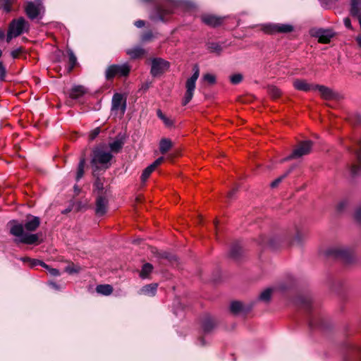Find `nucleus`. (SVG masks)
Listing matches in <instances>:
<instances>
[{
  "label": "nucleus",
  "mask_w": 361,
  "mask_h": 361,
  "mask_svg": "<svg viewBox=\"0 0 361 361\" xmlns=\"http://www.w3.org/2000/svg\"><path fill=\"white\" fill-rule=\"evenodd\" d=\"M39 225L40 219L39 217L28 215L24 224L19 223L16 220L10 221V233L16 238L14 241L16 243L38 244L39 235L31 233V232L35 231Z\"/></svg>",
  "instance_id": "nucleus-1"
},
{
  "label": "nucleus",
  "mask_w": 361,
  "mask_h": 361,
  "mask_svg": "<svg viewBox=\"0 0 361 361\" xmlns=\"http://www.w3.org/2000/svg\"><path fill=\"white\" fill-rule=\"evenodd\" d=\"M29 23L23 17L13 19L9 24L6 36V42H9L13 38L17 37L29 30Z\"/></svg>",
  "instance_id": "nucleus-2"
},
{
  "label": "nucleus",
  "mask_w": 361,
  "mask_h": 361,
  "mask_svg": "<svg viewBox=\"0 0 361 361\" xmlns=\"http://www.w3.org/2000/svg\"><path fill=\"white\" fill-rule=\"evenodd\" d=\"M326 255L341 260L344 263H350L353 259V253L347 247L336 245L328 248L326 250Z\"/></svg>",
  "instance_id": "nucleus-3"
},
{
  "label": "nucleus",
  "mask_w": 361,
  "mask_h": 361,
  "mask_svg": "<svg viewBox=\"0 0 361 361\" xmlns=\"http://www.w3.org/2000/svg\"><path fill=\"white\" fill-rule=\"evenodd\" d=\"M200 71L197 65L193 67V74L185 82L186 91L182 101V104L185 106L192 99L194 92L196 87V81L199 78Z\"/></svg>",
  "instance_id": "nucleus-4"
},
{
  "label": "nucleus",
  "mask_w": 361,
  "mask_h": 361,
  "mask_svg": "<svg viewBox=\"0 0 361 361\" xmlns=\"http://www.w3.org/2000/svg\"><path fill=\"white\" fill-rule=\"evenodd\" d=\"M113 156L109 152H105L101 149H95L93 151V156L91 161L94 173L98 169V164L104 166V169H108V164L111 160Z\"/></svg>",
  "instance_id": "nucleus-5"
},
{
  "label": "nucleus",
  "mask_w": 361,
  "mask_h": 361,
  "mask_svg": "<svg viewBox=\"0 0 361 361\" xmlns=\"http://www.w3.org/2000/svg\"><path fill=\"white\" fill-rule=\"evenodd\" d=\"M130 71V66L128 63L121 65H111L106 70V78L111 80L116 76L126 77L128 75Z\"/></svg>",
  "instance_id": "nucleus-6"
},
{
  "label": "nucleus",
  "mask_w": 361,
  "mask_h": 361,
  "mask_svg": "<svg viewBox=\"0 0 361 361\" xmlns=\"http://www.w3.org/2000/svg\"><path fill=\"white\" fill-rule=\"evenodd\" d=\"M126 109V99L120 93H115L111 101V112L114 115L123 116Z\"/></svg>",
  "instance_id": "nucleus-7"
},
{
  "label": "nucleus",
  "mask_w": 361,
  "mask_h": 361,
  "mask_svg": "<svg viewBox=\"0 0 361 361\" xmlns=\"http://www.w3.org/2000/svg\"><path fill=\"white\" fill-rule=\"evenodd\" d=\"M312 145V143L310 140L301 142L293 150L292 154L285 158L283 161L289 160L291 159H298L309 154L311 151Z\"/></svg>",
  "instance_id": "nucleus-8"
},
{
  "label": "nucleus",
  "mask_w": 361,
  "mask_h": 361,
  "mask_svg": "<svg viewBox=\"0 0 361 361\" xmlns=\"http://www.w3.org/2000/svg\"><path fill=\"white\" fill-rule=\"evenodd\" d=\"M35 1L36 4L32 1H27L25 7V11L27 17L32 20L37 18L42 12H44L42 0Z\"/></svg>",
  "instance_id": "nucleus-9"
},
{
  "label": "nucleus",
  "mask_w": 361,
  "mask_h": 361,
  "mask_svg": "<svg viewBox=\"0 0 361 361\" xmlns=\"http://www.w3.org/2000/svg\"><path fill=\"white\" fill-rule=\"evenodd\" d=\"M169 68V63L161 58H154L152 60L150 73L154 77L161 75Z\"/></svg>",
  "instance_id": "nucleus-10"
},
{
  "label": "nucleus",
  "mask_w": 361,
  "mask_h": 361,
  "mask_svg": "<svg viewBox=\"0 0 361 361\" xmlns=\"http://www.w3.org/2000/svg\"><path fill=\"white\" fill-rule=\"evenodd\" d=\"M293 30V27L289 24H269L264 27L265 32L269 34L288 33Z\"/></svg>",
  "instance_id": "nucleus-11"
},
{
  "label": "nucleus",
  "mask_w": 361,
  "mask_h": 361,
  "mask_svg": "<svg viewBox=\"0 0 361 361\" xmlns=\"http://www.w3.org/2000/svg\"><path fill=\"white\" fill-rule=\"evenodd\" d=\"M164 161V157H159L156 159L152 164L148 166L147 168L144 169L141 175V180L142 183L146 182L148 178L150 176L151 173L156 169V168L159 166Z\"/></svg>",
  "instance_id": "nucleus-12"
},
{
  "label": "nucleus",
  "mask_w": 361,
  "mask_h": 361,
  "mask_svg": "<svg viewBox=\"0 0 361 361\" xmlns=\"http://www.w3.org/2000/svg\"><path fill=\"white\" fill-rule=\"evenodd\" d=\"M314 90H317L322 99L331 100L336 97V94L329 87L324 85H314Z\"/></svg>",
  "instance_id": "nucleus-13"
},
{
  "label": "nucleus",
  "mask_w": 361,
  "mask_h": 361,
  "mask_svg": "<svg viewBox=\"0 0 361 361\" xmlns=\"http://www.w3.org/2000/svg\"><path fill=\"white\" fill-rule=\"evenodd\" d=\"M108 200L105 197L99 196L96 200L95 212L97 216H103L107 209Z\"/></svg>",
  "instance_id": "nucleus-14"
},
{
  "label": "nucleus",
  "mask_w": 361,
  "mask_h": 361,
  "mask_svg": "<svg viewBox=\"0 0 361 361\" xmlns=\"http://www.w3.org/2000/svg\"><path fill=\"white\" fill-rule=\"evenodd\" d=\"M202 21L209 26H217L222 23L224 18L211 14H204L201 17Z\"/></svg>",
  "instance_id": "nucleus-15"
},
{
  "label": "nucleus",
  "mask_w": 361,
  "mask_h": 361,
  "mask_svg": "<svg viewBox=\"0 0 361 361\" xmlns=\"http://www.w3.org/2000/svg\"><path fill=\"white\" fill-rule=\"evenodd\" d=\"M172 12L171 8L159 7L156 10V13L152 15L151 18L154 20L164 21L166 19V16L170 15Z\"/></svg>",
  "instance_id": "nucleus-16"
},
{
  "label": "nucleus",
  "mask_w": 361,
  "mask_h": 361,
  "mask_svg": "<svg viewBox=\"0 0 361 361\" xmlns=\"http://www.w3.org/2000/svg\"><path fill=\"white\" fill-rule=\"evenodd\" d=\"M314 85H315L308 83L305 80L298 79L293 82V87L295 89L300 91L309 92L314 90Z\"/></svg>",
  "instance_id": "nucleus-17"
},
{
  "label": "nucleus",
  "mask_w": 361,
  "mask_h": 361,
  "mask_svg": "<svg viewBox=\"0 0 361 361\" xmlns=\"http://www.w3.org/2000/svg\"><path fill=\"white\" fill-rule=\"evenodd\" d=\"M318 42L323 44H327L334 37V32L331 30H319L317 32Z\"/></svg>",
  "instance_id": "nucleus-18"
},
{
  "label": "nucleus",
  "mask_w": 361,
  "mask_h": 361,
  "mask_svg": "<svg viewBox=\"0 0 361 361\" xmlns=\"http://www.w3.org/2000/svg\"><path fill=\"white\" fill-rule=\"evenodd\" d=\"M126 54L133 59L140 58L145 55V50L141 47L137 46L126 50Z\"/></svg>",
  "instance_id": "nucleus-19"
},
{
  "label": "nucleus",
  "mask_w": 361,
  "mask_h": 361,
  "mask_svg": "<svg viewBox=\"0 0 361 361\" xmlns=\"http://www.w3.org/2000/svg\"><path fill=\"white\" fill-rule=\"evenodd\" d=\"M86 93V89L82 85H75L71 88L69 96L72 99H78Z\"/></svg>",
  "instance_id": "nucleus-20"
},
{
  "label": "nucleus",
  "mask_w": 361,
  "mask_h": 361,
  "mask_svg": "<svg viewBox=\"0 0 361 361\" xmlns=\"http://www.w3.org/2000/svg\"><path fill=\"white\" fill-rule=\"evenodd\" d=\"M216 325L214 318L206 317L202 324V329L205 333L210 332Z\"/></svg>",
  "instance_id": "nucleus-21"
},
{
  "label": "nucleus",
  "mask_w": 361,
  "mask_h": 361,
  "mask_svg": "<svg viewBox=\"0 0 361 361\" xmlns=\"http://www.w3.org/2000/svg\"><path fill=\"white\" fill-rule=\"evenodd\" d=\"M359 149L356 151V155L360 164V166L353 164L350 167V172L353 176H355L359 173L361 169V139L358 141Z\"/></svg>",
  "instance_id": "nucleus-22"
},
{
  "label": "nucleus",
  "mask_w": 361,
  "mask_h": 361,
  "mask_svg": "<svg viewBox=\"0 0 361 361\" xmlns=\"http://www.w3.org/2000/svg\"><path fill=\"white\" fill-rule=\"evenodd\" d=\"M350 14L357 17L361 15V0H351Z\"/></svg>",
  "instance_id": "nucleus-23"
},
{
  "label": "nucleus",
  "mask_w": 361,
  "mask_h": 361,
  "mask_svg": "<svg viewBox=\"0 0 361 361\" xmlns=\"http://www.w3.org/2000/svg\"><path fill=\"white\" fill-rule=\"evenodd\" d=\"M21 260L23 262L28 263L29 267L31 268L35 267L38 265H39L44 268H48L47 264H46L44 262H43L42 261H40L39 259H31L29 257H23V258H21Z\"/></svg>",
  "instance_id": "nucleus-24"
},
{
  "label": "nucleus",
  "mask_w": 361,
  "mask_h": 361,
  "mask_svg": "<svg viewBox=\"0 0 361 361\" xmlns=\"http://www.w3.org/2000/svg\"><path fill=\"white\" fill-rule=\"evenodd\" d=\"M157 283L146 285L141 288L140 293L146 295H154L157 291Z\"/></svg>",
  "instance_id": "nucleus-25"
},
{
  "label": "nucleus",
  "mask_w": 361,
  "mask_h": 361,
  "mask_svg": "<svg viewBox=\"0 0 361 361\" xmlns=\"http://www.w3.org/2000/svg\"><path fill=\"white\" fill-rule=\"evenodd\" d=\"M96 291L103 295H109L113 292V288L109 284L98 285L96 288Z\"/></svg>",
  "instance_id": "nucleus-26"
},
{
  "label": "nucleus",
  "mask_w": 361,
  "mask_h": 361,
  "mask_svg": "<svg viewBox=\"0 0 361 361\" xmlns=\"http://www.w3.org/2000/svg\"><path fill=\"white\" fill-rule=\"evenodd\" d=\"M172 147V142L169 139L163 138L159 142V150L161 154L166 153Z\"/></svg>",
  "instance_id": "nucleus-27"
},
{
  "label": "nucleus",
  "mask_w": 361,
  "mask_h": 361,
  "mask_svg": "<svg viewBox=\"0 0 361 361\" xmlns=\"http://www.w3.org/2000/svg\"><path fill=\"white\" fill-rule=\"evenodd\" d=\"M85 165V158L84 156L80 157V161L78 166L77 173H76V181H78L81 179L84 175V168Z\"/></svg>",
  "instance_id": "nucleus-28"
},
{
  "label": "nucleus",
  "mask_w": 361,
  "mask_h": 361,
  "mask_svg": "<svg viewBox=\"0 0 361 361\" xmlns=\"http://www.w3.org/2000/svg\"><path fill=\"white\" fill-rule=\"evenodd\" d=\"M153 267L149 263H146L142 266V270L140 273V276L142 279L147 278L149 274L152 272Z\"/></svg>",
  "instance_id": "nucleus-29"
},
{
  "label": "nucleus",
  "mask_w": 361,
  "mask_h": 361,
  "mask_svg": "<svg viewBox=\"0 0 361 361\" xmlns=\"http://www.w3.org/2000/svg\"><path fill=\"white\" fill-rule=\"evenodd\" d=\"M157 115L164 122L166 126L171 127L173 125V121L166 117L160 109L157 110Z\"/></svg>",
  "instance_id": "nucleus-30"
},
{
  "label": "nucleus",
  "mask_w": 361,
  "mask_h": 361,
  "mask_svg": "<svg viewBox=\"0 0 361 361\" xmlns=\"http://www.w3.org/2000/svg\"><path fill=\"white\" fill-rule=\"evenodd\" d=\"M240 252L241 247L238 243H235L231 247L230 255L231 257L236 259L240 256Z\"/></svg>",
  "instance_id": "nucleus-31"
},
{
  "label": "nucleus",
  "mask_w": 361,
  "mask_h": 361,
  "mask_svg": "<svg viewBox=\"0 0 361 361\" xmlns=\"http://www.w3.org/2000/svg\"><path fill=\"white\" fill-rule=\"evenodd\" d=\"M123 142L116 140L109 144V147L112 152H118L123 147Z\"/></svg>",
  "instance_id": "nucleus-32"
},
{
  "label": "nucleus",
  "mask_w": 361,
  "mask_h": 361,
  "mask_svg": "<svg viewBox=\"0 0 361 361\" xmlns=\"http://www.w3.org/2000/svg\"><path fill=\"white\" fill-rule=\"evenodd\" d=\"M68 58H69V66L68 68V72L72 71L74 66L76 65L77 63V59L75 56L74 53L71 51H68Z\"/></svg>",
  "instance_id": "nucleus-33"
},
{
  "label": "nucleus",
  "mask_w": 361,
  "mask_h": 361,
  "mask_svg": "<svg viewBox=\"0 0 361 361\" xmlns=\"http://www.w3.org/2000/svg\"><path fill=\"white\" fill-rule=\"evenodd\" d=\"M230 310L233 313L237 314L243 310V304L238 301H233L231 303Z\"/></svg>",
  "instance_id": "nucleus-34"
},
{
  "label": "nucleus",
  "mask_w": 361,
  "mask_h": 361,
  "mask_svg": "<svg viewBox=\"0 0 361 361\" xmlns=\"http://www.w3.org/2000/svg\"><path fill=\"white\" fill-rule=\"evenodd\" d=\"M272 289L267 288L259 295V300L262 301L267 302L270 300L271 296Z\"/></svg>",
  "instance_id": "nucleus-35"
},
{
  "label": "nucleus",
  "mask_w": 361,
  "mask_h": 361,
  "mask_svg": "<svg viewBox=\"0 0 361 361\" xmlns=\"http://www.w3.org/2000/svg\"><path fill=\"white\" fill-rule=\"evenodd\" d=\"M2 2L1 7L4 11L8 13L11 11V5L13 4L14 0H0Z\"/></svg>",
  "instance_id": "nucleus-36"
},
{
  "label": "nucleus",
  "mask_w": 361,
  "mask_h": 361,
  "mask_svg": "<svg viewBox=\"0 0 361 361\" xmlns=\"http://www.w3.org/2000/svg\"><path fill=\"white\" fill-rule=\"evenodd\" d=\"M208 49L211 52L219 54L221 51L222 48L219 44L213 42V43H210L208 45Z\"/></svg>",
  "instance_id": "nucleus-37"
},
{
  "label": "nucleus",
  "mask_w": 361,
  "mask_h": 361,
  "mask_svg": "<svg viewBox=\"0 0 361 361\" xmlns=\"http://www.w3.org/2000/svg\"><path fill=\"white\" fill-rule=\"evenodd\" d=\"M307 238V235L302 233L298 232L294 238L293 243L300 244Z\"/></svg>",
  "instance_id": "nucleus-38"
},
{
  "label": "nucleus",
  "mask_w": 361,
  "mask_h": 361,
  "mask_svg": "<svg viewBox=\"0 0 361 361\" xmlns=\"http://www.w3.org/2000/svg\"><path fill=\"white\" fill-rule=\"evenodd\" d=\"M243 80V75L240 73L234 74L231 76L230 80L232 84L237 85Z\"/></svg>",
  "instance_id": "nucleus-39"
},
{
  "label": "nucleus",
  "mask_w": 361,
  "mask_h": 361,
  "mask_svg": "<svg viewBox=\"0 0 361 361\" xmlns=\"http://www.w3.org/2000/svg\"><path fill=\"white\" fill-rule=\"evenodd\" d=\"M269 90L270 94L274 98L279 97L281 94V90L276 87H271Z\"/></svg>",
  "instance_id": "nucleus-40"
},
{
  "label": "nucleus",
  "mask_w": 361,
  "mask_h": 361,
  "mask_svg": "<svg viewBox=\"0 0 361 361\" xmlns=\"http://www.w3.org/2000/svg\"><path fill=\"white\" fill-rule=\"evenodd\" d=\"M204 80L210 84H214L216 82V77L210 73H207L204 75Z\"/></svg>",
  "instance_id": "nucleus-41"
},
{
  "label": "nucleus",
  "mask_w": 361,
  "mask_h": 361,
  "mask_svg": "<svg viewBox=\"0 0 361 361\" xmlns=\"http://www.w3.org/2000/svg\"><path fill=\"white\" fill-rule=\"evenodd\" d=\"M94 186L98 191H102L104 189L103 182L99 178H97L94 183Z\"/></svg>",
  "instance_id": "nucleus-42"
},
{
  "label": "nucleus",
  "mask_w": 361,
  "mask_h": 361,
  "mask_svg": "<svg viewBox=\"0 0 361 361\" xmlns=\"http://www.w3.org/2000/svg\"><path fill=\"white\" fill-rule=\"evenodd\" d=\"M100 129L99 128H97L94 129L92 131L90 132L89 137L90 140H93L97 137V136L99 134Z\"/></svg>",
  "instance_id": "nucleus-43"
},
{
  "label": "nucleus",
  "mask_w": 361,
  "mask_h": 361,
  "mask_svg": "<svg viewBox=\"0 0 361 361\" xmlns=\"http://www.w3.org/2000/svg\"><path fill=\"white\" fill-rule=\"evenodd\" d=\"M354 217L355 219L361 224V206L356 209Z\"/></svg>",
  "instance_id": "nucleus-44"
},
{
  "label": "nucleus",
  "mask_w": 361,
  "mask_h": 361,
  "mask_svg": "<svg viewBox=\"0 0 361 361\" xmlns=\"http://www.w3.org/2000/svg\"><path fill=\"white\" fill-rule=\"evenodd\" d=\"M6 75V68L3 64H0V80L4 81Z\"/></svg>",
  "instance_id": "nucleus-45"
},
{
  "label": "nucleus",
  "mask_w": 361,
  "mask_h": 361,
  "mask_svg": "<svg viewBox=\"0 0 361 361\" xmlns=\"http://www.w3.org/2000/svg\"><path fill=\"white\" fill-rule=\"evenodd\" d=\"M45 269L49 271V274L51 276H56L60 274L59 270L56 269L51 268L49 266H48V268H45Z\"/></svg>",
  "instance_id": "nucleus-46"
},
{
  "label": "nucleus",
  "mask_w": 361,
  "mask_h": 361,
  "mask_svg": "<svg viewBox=\"0 0 361 361\" xmlns=\"http://www.w3.org/2000/svg\"><path fill=\"white\" fill-rule=\"evenodd\" d=\"M23 49L22 48H18L15 50H13L11 53L13 58L16 59L19 56V55L22 53Z\"/></svg>",
  "instance_id": "nucleus-47"
},
{
  "label": "nucleus",
  "mask_w": 361,
  "mask_h": 361,
  "mask_svg": "<svg viewBox=\"0 0 361 361\" xmlns=\"http://www.w3.org/2000/svg\"><path fill=\"white\" fill-rule=\"evenodd\" d=\"M153 35L152 32H147L142 36V40L143 42L149 41L152 38Z\"/></svg>",
  "instance_id": "nucleus-48"
},
{
  "label": "nucleus",
  "mask_w": 361,
  "mask_h": 361,
  "mask_svg": "<svg viewBox=\"0 0 361 361\" xmlns=\"http://www.w3.org/2000/svg\"><path fill=\"white\" fill-rule=\"evenodd\" d=\"M286 175H284V176H283L282 177H280V178H279L276 179L275 180H274V181L271 183V188H275V187H276V186L279 185V183L282 180V179H283L284 177H286Z\"/></svg>",
  "instance_id": "nucleus-49"
},
{
  "label": "nucleus",
  "mask_w": 361,
  "mask_h": 361,
  "mask_svg": "<svg viewBox=\"0 0 361 361\" xmlns=\"http://www.w3.org/2000/svg\"><path fill=\"white\" fill-rule=\"evenodd\" d=\"M345 26L348 29H352L351 22L349 18H345L343 20Z\"/></svg>",
  "instance_id": "nucleus-50"
},
{
  "label": "nucleus",
  "mask_w": 361,
  "mask_h": 361,
  "mask_svg": "<svg viewBox=\"0 0 361 361\" xmlns=\"http://www.w3.org/2000/svg\"><path fill=\"white\" fill-rule=\"evenodd\" d=\"M66 271L70 274L75 273L78 271L73 266H68L66 268Z\"/></svg>",
  "instance_id": "nucleus-51"
},
{
  "label": "nucleus",
  "mask_w": 361,
  "mask_h": 361,
  "mask_svg": "<svg viewBox=\"0 0 361 361\" xmlns=\"http://www.w3.org/2000/svg\"><path fill=\"white\" fill-rule=\"evenodd\" d=\"M145 23L144 20H139L135 22V25L137 27H142L145 26Z\"/></svg>",
  "instance_id": "nucleus-52"
},
{
  "label": "nucleus",
  "mask_w": 361,
  "mask_h": 361,
  "mask_svg": "<svg viewBox=\"0 0 361 361\" xmlns=\"http://www.w3.org/2000/svg\"><path fill=\"white\" fill-rule=\"evenodd\" d=\"M345 205H346V202L345 201L341 202L338 204V209L341 211L342 209H343V208L345 207Z\"/></svg>",
  "instance_id": "nucleus-53"
},
{
  "label": "nucleus",
  "mask_w": 361,
  "mask_h": 361,
  "mask_svg": "<svg viewBox=\"0 0 361 361\" xmlns=\"http://www.w3.org/2000/svg\"><path fill=\"white\" fill-rule=\"evenodd\" d=\"M319 1H320V3H321V4H322V6L323 7H325V8L327 7V1H328V0H319Z\"/></svg>",
  "instance_id": "nucleus-54"
},
{
  "label": "nucleus",
  "mask_w": 361,
  "mask_h": 361,
  "mask_svg": "<svg viewBox=\"0 0 361 361\" xmlns=\"http://www.w3.org/2000/svg\"><path fill=\"white\" fill-rule=\"evenodd\" d=\"M5 36L4 31L0 29V39H3Z\"/></svg>",
  "instance_id": "nucleus-55"
},
{
  "label": "nucleus",
  "mask_w": 361,
  "mask_h": 361,
  "mask_svg": "<svg viewBox=\"0 0 361 361\" xmlns=\"http://www.w3.org/2000/svg\"><path fill=\"white\" fill-rule=\"evenodd\" d=\"M234 192H235V190H233L231 192H229V193L228 194V197L231 198L232 196L233 195Z\"/></svg>",
  "instance_id": "nucleus-56"
},
{
  "label": "nucleus",
  "mask_w": 361,
  "mask_h": 361,
  "mask_svg": "<svg viewBox=\"0 0 361 361\" xmlns=\"http://www.w3.org/2000/svg\"><path fill=\"white\" fill-rule=\"evenodd\" d=\"M218 223H219V222H218V221H217V220H216V221H214V226H215V227H216V229L217 228Z\"/></svg>",
  "instance_id": "nucleus-57"
},
{
  "label": "nucleus",
  "mask_w": 361,
  "mask_h": 361,
  "mask_svg": "<svg viewBox=\"0 0 361 361\" xmlns=\"http://www.w3.org/2000/svg\"><path fill=\"white\" fill-rule=\"evenodd\" d=\"M50 284H51L53 287L56 288V285L54 283L51 282V283H50Z\"/></svg>",
  "instance_id": "nucleus-58"
},
{
  "label": "nucleus",
  "mask_w": 361,
  "mask_h": 361,
  "mask_svg": "<svg viewBox=\"0 0 361 361\" xmlns=\"http://www.w3.org/2000/svg\"><path fill=\"white\" fill-rule=\"evenodd\" d=\"M74 189H75V190H79V189H78V186H77V185H75V186H74Z\"/></svg>",
  "instance_id": "nucleus-59"
},
{
  "label": "nucleus",
  "mask_w": 361,
  "mask_h": 361,
  "mask_svg": "<svg viewBox=\"0 0 361 361\" xmlns=\"http://www.w3.org/2000/svg\"><path fill=\"white\" fill-rule=\"evenodd\" d=\"M357 41H358L359 44H361V38H358Z\"/></svg>",
  "instance_id": "nucleus-60"
},
{
  "label": "nucleus",
  "mask_w": 361,
  "mask_h": 361,
  "mask_svg": "<svg viewBox=\"0 0 361 361\" xmlns=\"http://www.w3.org/2000/svg\"><path fill=\"white\" fill-rule=\"evenodd\" d=\"M1 56H2V51H1V50H0V58L1 57Z\"/></svg>",
  "instance_id": "nucleus-61"
},
{
  "label": "nucleus",
  "mask_w": 361,
  "mask_h": 361,
  "mask_svg": "<svg viewBox=\"0 0 361 361\" xmlns=\"http://www.w3.org/2000/svg\"><path fill=\"white\" fill-rule=\"evenodd\" d=\"M0 64H3V63L0 61Z\"/></svg>",
  "instance_id": "nucleus-62"
}]
</instances>
